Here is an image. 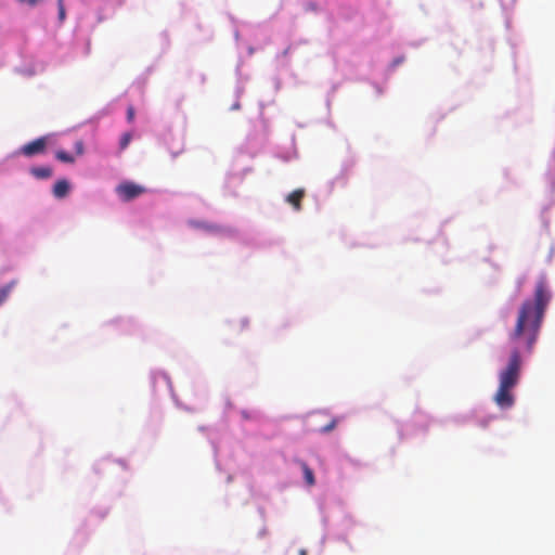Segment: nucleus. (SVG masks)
Here are the masks:
<instances>
[{"label": "nucleus", "mask_w": 555, "mask_h": 555, "mask_svg": "<svg viewBox=\"0 0 555 555\" xmlns=\"http://www.w3.org/2000/svg\"><path fill=\"white\" fill-rule=\"evenodd\" d=\"M131 138H132L131 134L128 132L122 134V137L120 139V149L121 150L126 149L129 145Z\"/></svg>", "instance_id": "13"}, {"label": "nucleus", "mask_w": 555, "mask_h": 555, "mask_svg": "<svg viewBox=\"0 0 555 555\" xmlns=\"http://www.w3.org/2000/svg\"><path fill=\"white\" fill-rule=\"evenodd\" d=\"M300 467L302 469L306 483L308 486H313L315 483V479L312 469L305 462H300Z\"/></svg>", "instance_id": "8"}, {"label": "nucleus", "mask_w": 555, "mask_h": 555, "mask_svg": "<svg viewBox=\"0 0 555 555\" xmlns=\"http://www.w3.org/2000/svg\"><path fill=\"white\" fill-rule=\"evenodd\" d=\"M552 294L544 279L534 287L533 298L525 299L516 314L508 341L513 345L506 365L499 372V387L493 400L501 409L513 406L512 390L517 386L521 374V354H531L538 341Z\"/></svg>", "instance_id": "1"}, {"label": "nucleus", "mask_w": 555, "mask_h": 555, "mask_svg": "<svg viewBox=\"0 0 555 555\" xmlns=\"http://www.w3.org/2000/svg\"><path fill=\"white\" fill-rule=\"evenodd\" d=\"M69 192V183L65 179L57 180L53 186V195L56 198L65 197Z\"/></svg>", "instance_id": "5"}, {"label": "nucleus", "mask_w": 555, "mask_h": 555, "mask_svg": "<svg viewBox=\"0 0 555 555\" xmlns=\"http://www.w3.org/2000/svg\"><path fill=\"white\" fill-rule=\"evenodd\" d=\"M304 196H305V190L297 189L287 195L286 202L288 204H291L295 210L298 211L301 209V201H302Z\"/></svg>", "instance_id": "4"}, {"label": "nucleus", "mask_w": 555, "mask_h": 555, "mask_svg": "<svg viewBox=\"0 0 555 555\" xmlns=\"http://www.w3.org/2000/svg\"><path fill=\"white\" fill-rule=\"evenodd\" d=\"M47 146V140L46 138L41 137L38 138L25 145L21 149V153L25 156H34L37 154H41L44 152Z\"/></svg>", "instance_id": "3"}, {"label": "nucleus", "mask_w": 555, "mask_h": 555, "mask_svg": "<svg viewBox=\"0 0 555 555\" xmlns=\"http://www.w3.org/2000/svg\"><path fill=\"white\" fill-rule=\"evenodd\" d=\"M337 425V418H333L328 424L320 429L321 433L326 434L332 431Z\"/></svg>", "instance_id": "12"}, {"label": "nucleus", "mask_w": 555, "mask_h": 555, "mask_svg": "<svg viewBox=\"0 0 555 555\" xmlns=\"http://www.w3.org/2000/svg\"><path fill=\"white\" fill-rule=\"evenodd\" d=\"M191 224L194 228L203 229V230L211 232V233H221V232H223V228L222 227H220L218 224H214V223H207V222H203V221H192Z\"/></svg>", "instance_id": "6"}, {"label": "nucleus", "mask_w": 555, "mask_h": 555, "mask_svg": "<svg viewBox=\"0 0 555 555\" xmlns=\"http://www.w3.org/2000/svg\"><path fill=\"white\" fill-rule=\"evenodd\" d=\"M117 194L122 201L129 202L145 192V189L133 182L120 183L116 189Z\"/></svg>", "instance_id": "2"}, {"label": "nucleus", "mask_w": 555, "mask_h": 555, "mask_svg": "<svg viewBox=\"0 0 555 555\" xmlns=\"http://www.w3.org/2000/svg\"><path fill=\"white\" fill-rule=\"evenodd\" d=\"M77 154L81 155L83 153V143L82 141H77L75 144Z\"/></svg>", "instance_id": "16"}, {"label": "nucleus", "mask_w": 555, "mask_h": 555, "mask_svg": "<svg viewBox=\"0 0 555 555\" xmlns=\"http://www.w3.org/2000/svg\"><path fill=\"white\" fill-rule=\"evenodd\" d=\"M30 172L34 177L38 179H47L52 176V169L48 166L33 167L30 169Z\"/></svg>", "instance_id": "7"}, {"label": "nucleus", "mask_w": 555, "mask_h": 555, "mask_svg": "<svg viewBox=\"0 0 555 555\" xmlns=\"http://www.w3.org/2000/svg\"><path fill=\"white\" fill-rule=\"evenodd\" d=\"M20 3H24V4H27L29 7H35L37 5L40 0H17Z\"/></svg>", "instance_id": "15"}, {"label": "nucleus", "mask_w": 555, "mask_h": 555, "mask_svg": "<svg viewBox=\"0 0 555 555\" xmlns=\"http://www.w3.org/2000/svg\"><path fill=\"white\" fill-rule=\"evenodd\" d=\"M299 555H308L307 550L301 548V550L299 551Z\"/></svg>", "instance_id": "17"}, {"label": "nucleus", "mask_w": 555, "mask_h": 555, "mask_svg": "<svg viewBox=\"0 0 555 555\" xmlns=\"http://www.w3.org/2000/svg\"><path fill=\"white\" fill-rule=\"evenodd\" d=\"M127 119L129 122L133 121L134 119V108L132 106H129L127 109Z\"/></svg>", "instance_id": "14"}, {"label": "nucleus", "mask_w": 555, "mask_h": 555, "mask_svg": "<svg viewBox=\"0 0 555 555\" xmlns=\"http://www.w3.org/2000/svg\"><path fill=\"white\" fill-rule=\"evenodd\" d=\"M57 10H59V20L63 23L66 18V10L64 5V0H57Z\"/></svg>", "instance_id": "11"}, {"label": "nucleus", "mask_w": 555, "mask_h": 555, "mask_svg": "<svg viewBox=\"0 0 555 555\" xmlns=\"http://www.w3.org/2000/svg\"><path fill=\"white\" fill-rule=\"evenodd\" d=\"M55 156L60 162L63 163L73 164L75 162L74 156L65 151H57Z\"/></svg>", "instance_id": "10"}, {"label": "nucleus", "mask_w": 555, "mask_h": 555, "mask_svg": "<svg viewBox=\"0 0 555 555\" xmlns=\"http://www.w3.org/2000/svg\"><path fill=\"white\" fill-rule=\"evenodd\" d=\"M14 284H15V282H11L0 288V305H2L4 302V300L8 298Z\"/></svg>", "instance_id": "9"}]
</instances>
